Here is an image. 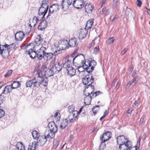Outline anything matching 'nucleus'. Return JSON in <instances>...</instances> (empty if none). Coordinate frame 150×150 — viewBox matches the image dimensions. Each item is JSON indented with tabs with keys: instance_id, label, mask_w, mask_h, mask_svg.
<instances>
[{
	"instance_id": "nucleus-51",
	"label": "nucleus",
	"mask_w": 150,
	"mask_h": 150,
	"mask_svg": "<svg viewBox=\"0 0 150 150\" xmlns=\"http://www.w3.org/2000/svg\"><path fill=\"white\" fill-rule=\"evenodd\" d=\"M49 14H48V16H50V14L51 13H53L54 12V10H53V8H52V6H51L49 9Z\"/></svg>"
},
{
	"instance_id": "nucleus-45",
	"label": "nucleus",
	"mask_w": 150,
	"mask_h": 150,
	"mask_svg": "<svg viewBox=\"0 0 150 150\" xmlns=\"http://www.w3.org/2000/svg\"><path fill=\"white\" fill-rule=\"evenodd\" d=\"M98 106L96 105L94 106L92 109V111L93 112V113L95 115L97 113V111L98 110Z\"/></svg>"
},
{
	"instance_id": "nucleus-57",
	"label": "nucleus",
	"mask_w": 150,
	"mask_h": 150,
	"mask_svg": "<svg viewBox=\"0 0 150 150\" xmlns=\"http://www.w3.org/2000/svg\"><path fill=\"white\" fill-rule=\"evenodd\" d=\"M137 5L138 6L140 7L142 4V2L141 1L139 0H137Z\"/></svg>"
},
{
	"instance_id": "nucleus-49",
	"label": "nucleus",
	"mask_w": 150,
	"mask_h": 150,
	"mask_svg": "<svg viewBox=\"0 0 150 150\" xmlns=\"http://www.w3.org/2000/svg\"><path fill=\"white\" fill-rule=\"evenodd\" d=\"M12 72V70H8V72L4 75V76L6 77H8L10 75Z\"/></svg>"
},
{
	"instance_id": "nucleus-15",
	"label": "nucleus",
	"mask_w": 150,
	"mask_h": 150,
	"mask_svg": "<svg viewBox=\"0 0 150 150\" xmlns=\"http://www.w3.org/2000/svg\"><path fill=\"white\" fill-rule=\"evenodd\" d=\"M37 145L40 146H42L44 145L47 139L45 136H41L37 139Z\"/></svg>"
},
{
	"instance_id": "nucleus-19",
	"label": "nucleus",
	"mask_w": 150,
	"mask_h": 150,
	"mask_svg": "<svg viewBox=\"0 0 150 150\" xmlns=\"http://www.w3.org/2000/svg\"><path fill=\"white\" fill-rule=\"evenodd\" d=\"M48 126L50 131L54 132H57V127L54 122L52 121L50 122Z\"/></svg>"
},
{
	"instance_id": "nucleus-46",
	"label": "nucleus",
	"mask_w": 150,
	"mask_h": 150,
	"mask_svg": "<svg viewBox=\"0 0 150 150\" xmlns=\"http://www.w3.org/2000/svg\"><path fill=\"white\" fill-rule=\"evenodd\" d=\"M52 8H53V10H54V12L58 10L59 6L57 4H53L52 6Z\"/></svg>"
},
{
	"instance_id": "nucleus-8",
	"label": "nucleus",
	"mask_w": 150,
	"mask_h": 150,
	"mask_svg": "<svg viewBox=\"0 0 150 150\" xmlns=\"http://www.w3.org/2000/svg\"><path fill=\"white\" fill-rule=\"evenodd\" d=\"M86 65L84 66L86 68L87 71L88 72H91L94 69V68L97 64L96 62L94 60L90 62H86L85 63Z\"/></svg>"
},
{
	"instance_id": "nucleus-47",
	"label": "nucleus",
	"mask_w": 150,
	"mask_h": 150,
	"mask_svg": "<svg viewBox=\"0 0 150 150\" xmlns=\"http://www.w3.org/2000/svg\"><path fill=\"white\" fill-rule=\"evenodd\" d=\"M71 114L75 117L79 114V112L76 110H74L71 113Z\"/></svg>"
},
{
	"instance_id": "nucleus-23",
	"label": "nucleus",
	"mask_w": 150,
	"mask_h": 150,
	"mask_svg": "<svg viewBox=\"0 0 150 150\" xmlns=\"http://www.w3.org/2000/svg\"><path fill=\"white\" fill-rule=\"evenodd\" d=\"M70 57H69L67 58H66V59H67V61L66 62L63 64V67L64 68L66 69L67 70V69L69 68L72 67L71 66V62H73L74 63V61H71L69 60V58Z\"/></svg>"
},
{
	"instance_id": "nucleus-18",
	"label": "nucleus",
	"mask_w": 150,
	"mask_h": 150,
	"mask_svg": "<svg viewBox=\"0 0 150 150\" xmlns=\"http://www.w3.org/2000/svg\"><path fill=\"white\" fill-rule=\"evenodd\" d=\"M34 48H35V47ZM26 53L28 54L30 57L33 59L36 56H37L36 51L35 50V49H33L32 48H30V49L27 51Z\"/></svg>"
},
{
	"instance_id": "nucleus-2",
	"label": "nucleus",
	"mask_w": 150,
	"mask_h": 150,
	"mask_svg": "<svg viewBox=\"0 0 150 150\" xmlns=\"http://www.w3.org/2000/svg\"><path fill=\"white\" fill-rule=\"evenodd\" d=\"M50 0H43L41 7L40 8L38 15L40 18H43L46 13L48 9V3Z\"/></svg>"
},
{
	"instance_id": "nucleus-3",
	"label": "nucleus",
	"mask_w": 150,
	"mask_h": 150,
	"mask_svg": "<svg viewBox=\"0 0 150 150\" xmlns=\"http://www.w3.org/2000/svg\"><path fill=\"white\" fill-rule=\"evenodd\" d=\"M12 46H16L15 43H12L10 45L6 44L0 45V55L5 58L8 56L10 49Z\"/></svg>"
},
{
	"instance_id": "nucleus-41",
	"label": "nucleus",
	"mask_w": 150,
	"mask_h": 150,
	"mask_svg": "<svg viewBox=\"0 0 150 150\" xmlns=\"http://www.w3.org/2000/svg\"><path fill=\"white\" fill-rule=\"evenodd\" d=\"M34 81V79H32L27 81L26 84V87H31L33 83V82H35Z\"/></svg>"
},
{
	"instance_id": "nucleus-11",
	"label": "nucleus",
	"mask_w": 150,
	"mask_h": 150,
	"mask_svg": "<svg viewBox=\"0 0 150 150\" xmlns=\"http://www.w3.org/2000/svg\"><path fill=\"white\" fill-rule=\"evenodd\" d=\"M93 81V79L91 75H87L83 78L82 82L84 85L88 86L91 85Z\"/></svg>"
},
{
	"instance_id": "nucleus-63",
	"label": "nucleus",
	"mask_w": 150,
	"mask_h": 150,
	"mask_svg": "<svg viewBox=\"0 0 150 150\" xmlns=\"http://www.w3.org/2000/svg\"><path fill=\"white\" fill-rule=\"evenodd\" d=\"M110 13V9H108L106 10L105 13V14L106 15H108Z\"/></svg>"
},
{
	"instance_id": "nucleus-30",
	"label": "nucleus",
	"mask_w": 150,
	"mask_h": 150,
	"mask_svg": "<svg viewBox=\"0 0 150 150\" xmlns=\"http://www.w3.org/2000/svg\"><path fill=\"white\" fill-rule=\"evenodd\" d=\"M87 32L86 30L81 29L79 34V39H82L86 37Z\"/></svg>"
},
{
	"instance_id": "nucleus-36",
	"label": "nucleus",
	"mask_w": 150,
	"mask_h": 150,
	"mask_svg": "<svg viewBox=\"0 0 150 150\" xmlns=\"http://www.w3.org/2000/svg\"><path fill=\"white\" fill-rule=\"evenodd\" d=\"M68 121L67 119H64L62 121L60 126V128L62 129L65 128L68 124Z\"/></svg>"
},
{
	"instance_id": "nucleus-1",
	"label": "nucleus",
	"mask_w": 150,
	"mask_h": 150,
	"mask_svg": "<svg viewBox=\"0 0 150 150\" xmlns=\"http://www.w3.org/2000/svg\"><path fill=\"white\" fill-rule=\"evenodd\" d=\"M69 60L71 61H74V64L76 66H80L85 64L86 62L84 56L82 54L76 55L74 58L70 57Z\"/></svg>"
},
{
	"instance_id": "nucleus-26",
	"label": "nucleus",
	"mask_w": 150,
	"mask_h": 150,
	"mask_svg": "<svg viewBox=\"0 0 150 150\" xmlns=\"http://www.w3.org/2000/svg\"><path fill=\"white\" fill-rule=\"evenodd\" d=\"M38 20L37 18L36 17H35L32 19L30 20V26L31 27H34L36 24Z\"/></svg>"
},
{
	"instance_id": "nucleus-59",
	"label": "nucleus",
	"mask_w": 150,
	"mask_h": 150,
	"mask_svg": "<svg viewBox=\"0 0 150 150\" xmlns=\"http://www.w3.org/2000/svg\"><path fill=\"white\" fill-rule=\"evenodd\" d=\"M120 81L118 82L115 88V89H116V91L119 88L120 85Z\"/></svg>"
},
{
	"instance_id": "nucleus-44",
	"label": "nucleus",
	"mask_w": 150,
	"mask_h": 150,
	"mask_svg": "<svg viewBox=\"0 0 150 150\" xmlns=\"http://www.w3.org/2000/svg\"><path fill=\"white\" fill-rule=\"evenodd\" d=\"M105 142L104 141H102L99 146V149H103L105 147L106 145Z\"/></svg>"
},
{
	"instance_id": "nucleus-58",
	"label": "nucleus",
	"mask_w": 150,
	"mask_h": 150,
	"mask_svg": "<svg viewBox=\"0 0 150 150\" xmlns=\"http://www.w3.org/2000/svg\"><path fill=\"white\" fill-rule=\"evenodd\" d=\"M108 109L106 110L104 112L103 115L105 117L108 114Z\"/></svg>"
},
{
	"instance_id": "nucleus-13",
	"label": "nucleus",
	"mask_w": 150,
	"mask_h": 150,
	"mask_svg": "<svg viewBox=\"0 0 150 150\" xmlns=\"http://www.w3.org/2000/svg\"><path fill=\"white\" fill-rule=\"evenodd\" d=\"M94 91V87L93 85L86 86L84 91L83 93L85 96L91 95Z\"/></svg>"
},
{
	"instance_id": "nucleus-24",
	"label": "nucleus",
	"mask_w": 150,
	"mask_h": 150,
	"mask_svg": "<svg viewBox=\"0 0 150 150\" xmlns=\"http://www.w3.org/2000/svg\"><path fill=\"white\" fill-rule=\"evenodd\" d=\"M66 0H63L61 4V8L63 10H66L67 9L70 5L68 3Z\"/></svg>"
},
{
	"instance_id": "nucleus-29",
	"label": "nucleus",
	"mask_w": 150,
	"mask_h": 150,
	"mask_svg": "<svg viewBox=\"0 0 150 150\" xmlns=\"http://www.w3.org/2000/svg\"><path fill=\"white\" fill-rule=\"evenodd\" d=\"M16 147L15 149L16 150H25V147L23 145L22 142H18L16 145Z\"/></svg>"
},
{
	"instance_id": "nucleus-10",
	"label": "nucleus",
	"mask_w": 150,
	"mask_h": 150,
	"mask_svg": "<svg viewBox=\"0 0 150 150\" xmlns=\"http://www.w3.org/2000/svg\"><path fill=\"white\" fill-rule=\"evenodd\" d=\"M13 89L11 85H7L5 87L2 93L0 95V105L4 101V97L3 94H7L10 93Z\"/></svg>"
},
{
	"instance_id": "nucleus-34",
	"label": "nucleus",
	"mask_w": 150,
	"mask_h": 150,
	"mask_svg": "<svg viewBox=\"0 0 150 150\" xmlns=\"http://www.w3.org/2000/svg\"><path fill=\"white\" fill-rule=\"evenodd\" d=\"M93 19H90L87 22L85 26V29H88L91 28L93 22Z\"/></svg>"
},
{
	"instance_id": "nucleus-32",
	"label": "nucleus",
	"mask_w": 150,
	"mask_h": 150,
	"mask_svg": "<svg viewBox=\"0 0 150 150\" xmlns=\"http://www.w3.org/2000/svg\"><path fill=\"white\" fill-rule=\"evenodd\" d=\"M68 44V42L67 40H64L61 42L59 46L62 48V50H64L67 47Z\"/></svg>"
},
{
	"instance_id": "nucleus-48",
	"label": "nucleus",
	"mask_w": 150,
	"mask_h": 150,
	"mask_svg": "<svg viewBox=\"0 0 150 150\" xmlns=\"http://www.w3.org/2000/svg\"><path fill=\"white\" fill-rule=\"evenodd\" d=\"M114 38L113 37L109 38L107 40V42L108 44H110L113 43L114 41Z\"/></svg>"
},
{
	"instance_id": "nucleus-62",
	"label": "nucleus",
	"mask_w": 150,
	"mask_h": 150,
	"mask_svg": "<svg viewBox=\"0 0 150 150\" xmlns=\"http://www.w3.org/2000/svg\"><path fill=\"white\" fill-rule=\"evenodd\" d=\"M66 1H67L68 2V3L70 5H71L72 2V1H73V2L74 1H75V0H66Z\"/></svg>"
},
{
	"instance_id": "nucleus-25",
	"label": "nucleus",
	"mask_w": 150,
	"mask_h": 150,
	"mask_svg": "<svg viewBox=\"0 0 150 150\" xmlns=\"http://www.w3.org/2000/svg\"><path fill=\"white\" fill-rule=\"evenodd\" d=\"M68 74L70 76H72L74 75L76 73V70L72 67H69L67 70Z\"/></svg>"
},
{
	"instance_id": "nucleus-43",
	"label": "nucleus",
	"mask_w": 150,
	"mask_h": 150,
	"mask_svg": "<svg viewBox=\"0 0 150 150\" xmlns=\"http://www.w3.org/2000/svg\"><path fill=\"white\" fill-rule=\"evenodd\" d=\"M35 80V82H33V85L34 86L36 87H38L40 85V84H41L40 82V81H38L36 80V79H34Z\"/></svg>"
},
{
	"instance_id": "nucleus-56",
	"label": "nucleus",
	"mask_w": 150,
	"mask_h": 150,
	"mask_svg": "<svg viewBox=\"0 0 150 150\" xmlns=\"http://www.w3.org/2000/svg\"><path fill=\"white\" fill-rule=\"evenodd\" d=\"M77 51V49H75L74 50V51L72 54L71 55V56H69L70 57H72V58H74L76 56L75 55L76 54V52Z\"/></svg>"
},
{
	"instance_id": "nucleus-20",
	"label": "nucleus",
	"mask_w": 150,
	"mask_h": 150,
	"mask_svg": "<svg viewBox=\"0 0 150 150\" xmlns=\"http://www.w3.org/2000/svg\"><path fill=\"white\" fill-rule=\"evenodd\" d=\"M15 36L16 40L21 41L23 39L24 35L22 32L20 31L16 33Z\"/></svg>"
},
{
	"instance_id": "nucleus-5",
	"label": "nucleus",
	"mask_w": 150,
	"mask_h": 150,
	"mask_svg": "<svg viewBox=\"0 0 150 150\" xmlns=\"http://www.w3.org/2000/svg\"><path fill=\"white\" fill-rule=\"evenodd\" d=\"M51 69H47V67L44 65H42L40 69L38 70V71H40L42 75L44 74V76L47 77H49L52 76L54 73H55L53 71V69H52V68H50Z\"/></svg>"
},
{
	"instance_id": "nucleus-53",
	"label": "nucleus",
	"mask_w": 150,
	"mask_h": 150,
	"mask_svg": "<svg viewBox=\"0 0 150 150\" xmlns=\"http://www.w3.org/2000/svg\"><path fill=\"white\" fill-rule=\"evenodd\" d=\"M4 115V111L3 110L0 109V118L3 117Z\"/></svg>"
},
{
	"instance_id": "nucleus-61",
	"label": "nucleus",
	"mask_w": 150,
	"mask_h": 150,
	"mask_svg": "<svg viewBox=\"0 0 150 150\" xmlns=\"http://www.w3.org/2000/svg\"><path fill=\"white\" fill-rule=\"evenodd\" d=\"M140 102V100L139 99H138L137 100L135 101L133 105H137V104H138Z\"/></svg>"
},
{
	"instance_id": "nucleus-7",
	"label": "nucleus",
	"mask_w": 150,
	"mask_h": 150,
	"mask_svg": "<svg viewBox=\"0 0 150 150\" xmlns=\"http://www.w3.org/2000/svg\"><path fill=\"white\" fill-rule=\"evenodd\" d=\"M55 59H52L50 63V67L52 68L54 72L56 73H58L61 70L62 68V66L60 65L59 62H57L55 64Z\"/></svg>"
},
{
	"instance_id": "nucleus-22",
	"label": "nucleus",
	"mask_w": 150,
	"mask_h": 150,
	"mask_svg": "<svg viewBox=\"0 0 150 150\" xmlns=\"http://www.w3.org/2000/svg\"><path fill=\"white\" fill-rule=\"evenodd\" d=\"M68 44L70 47H74L77 45V39L75 38L71 39L69 41Z\"/></svg>"
},
{
	"instance_id": "nucleus-35",
	"label": "nucleus",
	"mask_w": 150,
	"mask_h": 150,
	"mask_svg": "<svg viewBox=\"0 0 150 150\" xmlns=\"http://www.w3.org/2000/svg\"><path fill=\"white\" fill-rule=\"evenodd\" d=\"M36 144L35 142L30 143L28 146V150H35L36 148Z\"/></svg>"
},
{
	"instance_id": "nucleus-40",
	"label": "nucleus",
	"mask_w": 150,
	"mask_h": 150,
	"mask_svg": "<svg viewBox=\"0 0 150 150\" xmlns=\"http://www.w3.org/2000/svg\"><path fill=\"white\" fill-rule=\"evenodd\" d=\"M86 65L85 64H84L82 66L81 65L80 66H76L75 65V66H77L78 67V70L81 73H83V72L85 71V69H86V68H84V66Z\"/></svg>"
},
{
	"instance_id": "nucleus-42",
	"label": "nucleus",
	"mask_w": 150,
	"mask_h": 150,
	"mask_svg": "<svg viewBox=\"0 0 150 150\" xmlns=\"http://www.w3.org/2000/svg\"><path fill=\"white\" fill-rule=\"evenodd\" d=\"M54 116L55 120L57 121H59L60 120L61 116L59 113L57 112H56Z\"/></svg>"
},
{
	"instance_id": "nucleus-27",
	"label": "nucleus",
	"mask_w": 150,
	"mask_h": 150,
	"mask_svg": "<svg viewBox=\"0 0 150 150\" xmlns=\"http://www.w3.org/2000/svg\"><path fill=\"white\" fill-rule=\"evenodd\" d=\"M85 11L88 13H90L92 12L93 7L91 4H87L85 7Z\"/></svg>"
},
{
	"instance_id": "nucleus-21",
	"label": "nucleus",
	"mask_w": 150,
	"mask_h": 150,
	"mask_svg": "<svg viewBox=\"0 0 150 150\" xmlns=\"http://www.w3.org/2000/svg\"><path fill=\"white\" fill-rule=\"evenodd\" d=\"M47 25V21L45 20H43L40 23L38 26V29L39 30H42L45 29Z\"/></svg>"
},
{
	"instance_id": "nucleus-50",
	"label": "nucleus",
	"mask_w": 150,
	"mask_h": 150,
	"mask_svg": "<svg viewBox=\"0 0 150 150\" xmlns=\"http://www.w3.org/2000/svg\"><path fill=\"white\" fill-rule=\"evenodd\" d=\"M69 113H71L74 110V106L73 105H71L69 107Z\"/></svg>"
},
{
	"instance_id": "nucleus-14",
	"label": "nucleus",
	"mask_w": 150,
	"mask_h": 150,
	"mask_svg": "<svg viewBox=\"0 0 150 150\" xmlns=\"http://www.w3.org/2000/svg\"><path fill=\"white\" fill-rule=\"evenodd\" d=\"M117 142L119 145L125 144L127 142H130L126 139V138L124 135H120L117 137Z\"/></svg>"
},
{
	"instance_id": "nucleus-64",
	"label": "nucleus",
	"mask_w": 150,
	"mask_h": 150,
	"mask_svg": "<svg viewBox=\"0 0 150 150\" xmlns=\"http://www.w3.org/2000/svg\"><path fill=\"white\" fill-rule=\"evenodd\" d=\"M144 119L143 118H141L140 121L139 122V125H141L142 123L144 121Z\"/></svg>"
},
{
	"instance_id": "nucleus-37",
	"label": "nucleus",
	"mask_w": 150,
	"mask_h": 150,
	"mask_svg": "<svg viewBox=\"0 0 150 150\" xmlns=\"http://www.w3.org/2000/svg\"><path fill=\"white\" fill-rule=\"evenodd\" d=\"M56 132H54L50 131V132H49L48 134L47 135V136H46V138L53 139L54 137L55 134Z\"/></svg>"
},
{
	"instance_id": "nucleus-55",
	"label": "nucleus",
	"mask_w": 150,
	"mask_h": 150,
	"mask_svg": "<svg viewBox=\"0 0 150 150\" xmlns=\"http://www.w3.org/2000/svg\"><path fill=\"white\" fill-rule=\"evenodd\" d=\"M59 144V142L57 140H54V147L56 148Z\"/></svg>"
},
{
	"instance_id": "nucleus-6",
	"label": "nucleus",
	"mask_w": 150,
	"mask_h": 150,
	"mask_svg": "<svg viewBox=\"0 0 150 150\" xmlns=\"http://www.w3.org/2000/svg\"><path fill=\"white\" fill-rule=\"evenodd\" d=\"M132 143L130 142H127V143L119 145V148L120 150H132L134 149L137 150L139 147L137 146H135L134 147H132Z\"/></svg>"
},
{
	"instance_id": "nucleus-12",
	"label": "nucleus",
	"mask_w": 150,
	"mask_h": 150,
	"mask_svg": "<svg viewBox=\"0 0 150 150\" xmlns=\"http://www.w3.org/2000/svg\"><path fill=\"white\" fill-rule=\"evenodd\" d=\"M35 46H45L46 42L43 40V38L41 37L40 35H38L36 36L35 39Z\"/></svg>"
},
{
	"instance_id": "nucleus-31",
	"label": "nucleus",
	"mask_w": 150,
	"mask_h": 150,
	"mask_svg": "<svg viewBox=\"0 0 150 150\" xmlns=\"http://www.w3.org/2000/svg\"><path fill=\"white\" fill-rule=\"evenodd\" d=\"M84 100V103L85 105H88L91 103L92 97L91 95L86 96Z\"/></svg>"
},
{
	"instance_id": "nucleus-54",
	"label": "nucleus",
	"mask_w": 150,
	"mask_h": 150,
	"mask_svg": "<svg viewBox=\"0 0 150 150\" xmlns=\"http://www.w3.org/2000/svg\"><path fill=\"white\" fill-rule=\"evenodd\" d=\"M99 51V49L98 47H96L94 48L93 50V52L95 54H96L98 53Z\"/></svg>"
},
{
	"instance_id": "nucleus-16",
	"label": "nucleus",
	"mask_w": 150,
	"mask_h": 150,
	"mask_svg": "<svg viewBox=\"0 0 150 150\" xmlns=\"http://www.w3.org/2000/svg\"><path fill=\"white\" fill-rule=\"evenodd\" d=\"M73 5L77 9L81 8L84 6V2L83 0H75L74 1Z\"/></svg>"
},
{
	"instance_id": "nucleus-39",
	"label": "nucleus",
	"mask_w": 150,
	"mask_h": 150,
	"mask_svg": "<svg viewBox=\"0 0 150 150\" xmlns=\"http://www.w3.org/2000/svg\"><path fill=\"white\" fill-rule=\"evenodd\" d=\"M13 89L20 87L21 84L18 81H14L11 85Z\"/></svg>"
},
{
	"instance_id": "nucleus-28",
	"label": "nucleus",
	"mask_w": 150,
	"mask_h": 150,
	"mask_svg": "<svg viewBox=\"0 0 150 150\" xmlns=\"http://www.w3.org/2000/svg\"><path fill=\"white\" fill-rule=\"evenodd\" d=\"M60 48L56 46H54L52 48V51L53 52V55H57L61 53L62 52V50H60Z\"/></svg>"
},
{
	"instance_id": "nucleus-38",
	"label": "nucleus",
	"mask_w": 150,
	"mask_h": 150,
	"mask_svg": "<svg viewBox=\"0 0 150 150\" xmlns=\"http://www.w3.org/2000/svg\"><path fill=\"white\" fill-rule=\"evenodd\" d=\"M33 137L34 139H37L40 136L39 133L36 131H34L32 132Z\"/></svg>"
},
{
	"instance_id": "nucleus-9",
	"label": "nucleus",
	"mask_w": 150,
	"mask_h": 150,
	"mask_svg": "<svg viewBox=\"0 0 150 150\" xmlns=\"http://www.w3.org/2000/svg\"><path fill=\"white\" fill-rule=\"evenodd\" d=\"M37 74L38 76V80L40 81L41 84L44 86H46L48 82L47 77L43 76L40 71H38Z\"/></svg>"
},
{
	"instance_id": "nucleus-4",
	"label": "nucleus",
	"mask_w": 150,
	"mask_h": 150,
	"mask_svg": "<svg viewBox=\"0 0 150 150\" xmlns=\"http://www.w3.org/2000/svg\"><path fill=\"white\" fill-rule=\"evenodd\" d=\"M35 50L36 51L38 58L41 60L44 57V55L46 52L47 49L44 46H35Z\"/></svg>"
},
{
	"instance_id": "nucleus-52",
	"label": "nucleus",
	"mask_w": 150,
	"mask_h": 150,
	"mask_svg": "<svg viewBox=\"0 0 150 150\" xmlns=\"http://www.w3.org/2000/svg\"><path fill=\"white\" fill-rule=\"evenodd\" d=\"M74 117L71 114V113H69V115L68 117V119L70 122H72L73 121Z\"/></svg>"
},
{
	"instance_id": "nucleus-60",
	"label": "nucleus",
	"mask_w": 150,
	"mask_h": 150,
	"mask_svg": "<svg viewBox=\"0 0 150 150\" xmlns=\"http://www.w3.org/2000/svg\"><path fill=\"white\" fill-rule=\"evenodd\" d=\"M127 51V49L125 48L124 50L121 52V55L122 56Z\"/></svg>"
},
{
	"instance_id": "nucleus-17",
	"label": "nucleus",
	"mask_w": 150,
	"mask_h": 150,
	"mask_svg": "<svg viewBox=\"0 0 150 150\" xmlns=\"http://www.w3.org/2000/svg\"><path fill=\"white\" fill-rule=\"evenodd\" d=\"M111 132L110 131H108L104 133L103 134V135L100 137V139L102 141L105 142L107 141L110 138H111Z\"/></svg>"
},
{
	"instance_id": "nucleus-33",
	"label": "nucleus",
	"mask_w": 150,
	"mask_h": 150,
	"mask_svg": "<svg viewBox=\"0 0 150 150\" xmlns=\"http://www.w3.org/2000/svg\"><path fill=\"white\" fill-rule=\"evenodd\" d=\"M53 55V54L51 52H45V53L44 54V58H45L46 59L47 61L51 59L52 56Z\"/></svg>"
}]
</instances>
